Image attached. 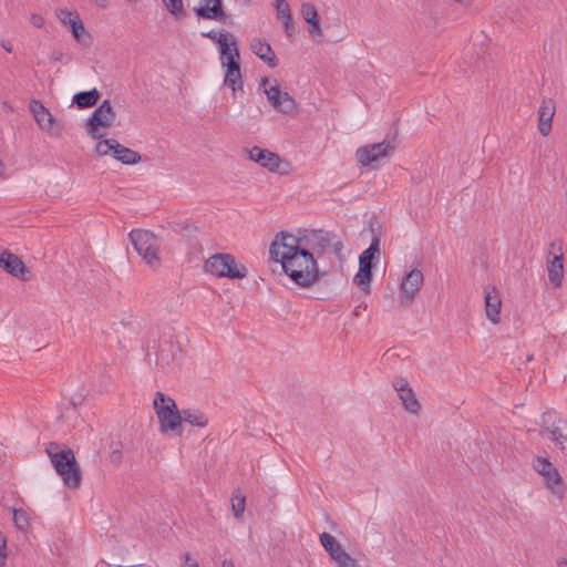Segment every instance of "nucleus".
Instances as JSON below:
<instances>
[{
    "label": "nucleus",
    "mask_w": 567,
    "mask_h": 567,
    "mask_svg": "<svg viewBox=\"0 0 567 567\" xmlns=\"http://www.w3.org/2000/svg\"><path fill=\"white\" fill-rule=\"evenodd\" d=\"M269 255L271 260L281 264L284 272L299 287L309 288L321 277L316 257L301 248L292 234H276Z\"/></svg>",
    "instance_id": "nucleus-1"
},
{
    "label": "nucleus",
    "mask_w": 567,
    "mask_h": 567,
    "mask_svg": "<svg viewBox=\"0 0 567 567\" xmlns=\"http://www.w3.org/2000/svg\"><path fill=\"white\" fill-rule=\"evenodd\" d=\"M47 453L63 483L69 488H78L81 485L82 475L73 451L70 447H61L58 443L51 442L47 446Z\"/></svg>",
    "instance_id": "nucleus-2"
},
{
    "label": "nucleus",
    "mask_w": 567,
    "mask_h": 567,
    "mask_svg": "<svg viewBox=\"0 0 567 567\" xmlns=\"http://www.w3.org/2000/svg\"><path fill=\"white\" fill-rule=\"evenodd\" d=\"M153 406L159 423V432H174L178 435L183 433L182 411L171 396L157 391L154 396Z\"/></svg>",
    "instance_id": "nucleus-3"
},
{
    "label": "nucleus",
    "mask_w": 567,
    "mask_h": 567,
    "mask_svg": "<svg viewBox=\"0 0 567 567\" xmlns=\"http://www.w3.org/2000/svg\"><path fill=\"white\" fill-rule=\"evenodd\" d=\"M204 270L218 278L244 279L248 270L230 254H215L204 264Z\"/></svg>",
    "instance_id": "nucleus-4"
},
{
    "label": "nucleus",
    "mask_w": 567,
    "mask_h": 567,
    "mask_svg": "<svg viewBox=\"0 0 567 567\" xmlns=\"http://www.w3.org/2000/svg\"><path fill=\"white\" fill-rule=\"evenodd\" d=\"M380 259V237L374 235L371 239L370 246L359 256V270L353 278L367 295L370 293V284L372 280V270Z\"/></svg>",
    "instance_id": "nucleus-5"
},
{
    "label": "nucleus",
    "mask_w": 567,
    "mask_h": 567,
    "mask_svg": "<svg viewBox=\"0 0 567 567\" xmlns=\"http://www.w3.org/2000/svg\"><path fill=\"white\" fill-rule=\"evenodd\" d=\"M128 237L134 249L143 260L153 269L158 268L161 265V258L158 256L156 236L150 230L133 229L128 234Z\"/></svg>",
    "instance_id": "nucleus-6"
},
{
    "label": "nucleus",
    "mask_w": 567,
    "mask_h": 567,
    "mask_svg": "<svg viewBox=\"0 0 567 567\" xmlns=\"http://www.w3.org/2000/svg\"><path fill=\"white\" fill-rule=\"evenodd\" d=\"M534 470L545 480L546 487L559 499L564 498L566 486L558 470L547 458L536 456L533 461Z\"/></svg>",
    "instance_id": "nucleus-7"
},
{
    "label": "nucleus",
    "mask_w": 567,
    "mask_h": 567,
    "mask_svg": "<svg viewBox=\"0 0 567 567\" xmlns=\"http://www.w3.org/2000/svg\"><path fill=\"white\" fill-rule=\"evenodd\" d=\"M334 237L323 229H306L302 235L296 236V240L307 252L320 256L331 246Z\"/></svg>",
    "instance_id": "nucleus-8"
},
{
    "label": "nucleus",
    "mask_w": 567,
    "mask_h": 567,
    "mask_svg": "<svg viewBox=\"0 0 567 567\" xmlns=\"http://www.w3.org/2000/svg\"><path fill=\"white\" fill-rule=\"evenodd\" d=\"M116 114L109 100H104L92 113L91 117L86 121V133L93 140H100L102 134L100 127H110L115 121Z\"/></svg>",
    "instance_id": "nucleus-9"
},
{
    "label": "nucleus",
    "mask_w": 567,
    "mask_h": 567,
    "mask_svg": "<svg viewBox=\"0 0 567 567\" xmlns=\"http://www.w3.org/2000/svg\"><path fill=\"white\" fill-rule=\"evenodd\" d=\"M394 148L395 146L392 143L382 141L358 148L355 156L362 166H369L379 158L389 156Z\"/></svg>",
    "instance_id": "nucleus-10"
},
{
    "label": "nucleus",
    "mask_w": 567,
    "mask_h": 567,
    "mask_svg": "<svg viewBox=\"0 0 567 567\" xmlns=\"http://www.w3.org/2000/svg\"><path fill=\"white\" fill-rule=\"evenodd\" d=\"M29 110L41 130L50 131L54 135H60L62 125L55 121L49 110L38 100H31Z\"/></svg>",
    "instance_id": "nucleus-11"
},
{
    "label": "nucleus",
    "mask_w": 567,
    "mask_h": 567,
    "mask_svg": "<svg viewBox=\"0 0 567 567\" xmlns=\"http://www.w3.org/2000/svg\"><path fill=\"white\" fill-rule=\"evenodd\" d=\"M58 17L63 24L70 27L73 37L79 43L85 47L92 44L93 38L85 31L84 24L79 14L73 16V13L68 9H61Z\"/></svg>",
    "instance_id": "nucleus-12"
},
{
    "label": "nucleus",
    "mask_w": 567,
    "mask_h": 567,
    "mask_svg": "<svg viewBox=\"0 0 567 567\" xmlns=\"http://www.w3.org/2000/svg\"><path fill=\"white\" fill-rule=\"evenodd\" d=\"M423 274L420 269L410 270L401 282L400 298L402 305H410L423 284Z\"/></svg>",
    "instance_id": "nucleus-13"
},
{
    "label": "nucleus",
    "mask_w": 567,
    "mask_h": 567,
    "mask_svg": "<svg viewBox=\"0 0 567 567\" xmlns=\"http://www.w3.org/2000/svg\"><path fill=\"white\" fill-rule=\"evenodd\" d=\"M247 153L250 161L260 164L270 172L279 171L281 159L278 154L259 146H254L250 150H247Z\"/></svg>",
    "instance_id": "nucleus-14"
},
{
    "label": "nucleus",
    "mask_w": 567,
    "mask_h": 567,
    "mask_svg": "<svg viewBox=\"0 0 567 567\" xmlns=\"http://www.w3.org/2000/svg\"><path fill=\"white\" fill-rule=\"evenodd\" d=\"M194 12L200 19L215 20L224 23L227 21L223 0H206L205 6L195 7Z\"/></svg>",
    "instance_id": "nucleus-15"
},
{
    "label": "nucleus",
    "mask_w": 567,
    "mask_h": 567,
    "mask_svg": "<svg viewBox=\"0 0 567 567\" xmlns=\"http://www.w3.org/2000/svg\"><path fill=\"white\" fill-rule=\"evenodd\" d=\"M0 267L11 276L27 280L25 274L29 272V269L25 267L20 257L8 250H3L0 254Z\"/></svg>",
    "instance_id": "nucleus-16"
},
{
    "label": "nucleus",
    "mask_w": 567,
    "mask_h": 567,
    "mask_svg": "<svg viewBox=\"0 0 567 567\" xmlns=\"http://www.w3.org/2000/svg\"><path fill=\"white\" fill-rule=\"evenodd\" d=\"M557 246L558 255H554L551 260L547 262V271L549 281L554 285V287H560L564 278V265H563V252H561V241H553L550 244V249H555Z\"/></svg>",
    "instance_id": "nucleus-17"
},
{
    "label": "nucleus",
    "mask_w": 567,
    "mask_h": 567,
    "mask_svg": "<svg viewBox=\"0 0 567 567\" xmlns=\"http://www.w3.org/2000/svg\"><path fill=\"white\" fill-rule=\"evenodd\" d=\"M226 68L224 76V85L229 86L233 91V96L236 97L238 91L243 92L244 81L240 71L239 62L224 63Z\"/></svg>",
    "instance_id": "nucleus-18"
},
{
    "label": "nucleus",
    "mask_w": 567,
    "mask_h": 567,
    "mask_svg": "<svg viewBox=\"0 0 567 567\" xmlns=\"http://www.w3.org/2000/svg\"><path fill=\"white\" fill-rule=\"evenodd\" d=\"M555 114V103L551 99L544 100L538 109V131L543 136H548L551 131V122Z\"/></svg>",
    "instance_id": "nucleus-19"
},
{
    "label": "nucleus",
    "mask_w": 567,
    "mask_h": 567,
    "mask_svg": "<svg viewBox=\"0 0 567 567\" xmlns=\"http://www.w3.org/2000/svg\"><path fill=\"white\" fill-rule=\"evenodd\" d=\"M251 51L270 68L278 65V59L271 48V45L260 39H254L250 43Z\"/></svg>",
    "instance_id": "nucleus-20"
},
{
    "label": "nucleus",
    "mask_w": 567,
    "mask_h": 567,
    "mask_svg": "<svg viewBox=\"0 0 567 567\" xmlns=\"http://www.w3.org/2000/svg\"><path fill=\"white\" fill-rule=\"evenodd\" d=\"M231 41L228 42V34L227 33H219L218 35V45H219V52L221 58H226L225 63L230 62H239L240 61V54L237 47V42L234 39L233 35Z\"/></svg>",
    "instance_id": "nucleus-21"
},
{
    "label": "nucleus",
    "mask_w": 567,
    "mask_h": 567,
    "mask_svg": "<svg viewBox=\"0 0 567 567\" xmlns=\"http://www.w3.org/2000/svg\"><path fill=\"white\" fill-rule=\"evenodd\" d=\"M502 307V300L497 293V290L495 287H493L489 290H485V310H486V317L488 320H491L493 323H498L499 318V311Z\"/></svg>",
    "instance_id": "nucleus-22"
},
{
    "label": "nucleus",
    "mask_w": 567,
    "mask_h": 567,
    "mask_svg": "<svg viewBox=\"0 0 567 567\" xmlns=\"http://www.w3.org/2000/svg\"><path fill=\"white\" fill-rule=\"evenodd\" d=\"M101 97V93L97 89L90 91L78 92L73 95L72 103L75 104L80 110L89 109L94 106Z\"/></svg>",
    "instance_id": "nucleus-23"
},
{
    "label": "nucleus",
    "mask_w": 567,
    "mask_h": 567,
    "mask_svg": "<svg viewBox=\"0 0 567 567\" xmlns=\"http://www.w3.org/2000/svg\"><path fill=\"white\" fill-rule=\"evenodd\" d=\"M319 540L332 560H336L346 551L336 537L327 532L319 535Z\"/></svg>",
    "instance_id": "nucleus-24"
},
{
    "label": "nucleus",
    "mask_w": 567,
    "mask_h": 567,
    "mask_svg": "<svg viewBox=\"0 0 567 567\" xmlns=\"http://www.w3.org/2000/svg\"><path fill=\"white\" fill-rule=\"evenodd\" d=\"M113 157L125 165H134L141 162L142 159L141 155L137 152L120 143L118 146L114 148Z\"/></svg>",
    "instance_id": "nucleus-25"
},
{
    "label": "nucleus",
    "mask_w": 567,
    "mask_h": 567,
    "mask_svg": "<svg viewBox=\"0 0 567 567\" xmlns=\"http://www.w3.org/2000/svg\"><path fill=\"white\" fill-rule=\"evenodd\" d=\"M183 422L193 426L205 427L208 424V417L199 409H184L182 410V423Z\"/></svg>",
    "instance_id": "nucleus-26"
},
{
    "label": "nucleus",
    "mask_w": 567,
    "mask_h": 567,
    "mask_svg": "<svg viewBox=\"0 0 567 567\" xmlns=\"http://www.w3.org/2000/svg\"><path fill=\"white\" fill-rule=\"evenodd\" d=\"M399 398L405 411L412 414H419L421 411V404L412 388L405 389V391L399 393Z\"/></svg>",
    "instance_id": "nucleus-27"
},
{
    "label": "nucleus",
    "mask_w": 567,
    "mask_h": 567,
    "mask_svg": "<svg viewBox=\"0 0 567 567\" xmlns=\"http://www.w3.org/2000/svg\"><path fill=\"white\" fill-rule=\"evenodd\" d=\"M118 146V142L115 138L99 140L95 146V153L99 156H105L114 153V148Z\"/></svg>",
    "instance_id": "nucleus-28"
},
{
    "label": "nucleus",
    "mask_w": 567,
    "mask_h": 567,
    "mask_svg": "<svg viewBox=\"0 0 567 567\" xmlns=\"http://www.w3.org/2000/svg\"><path fill=\"white\" fill-rule=\"evenodd\" d=\"M298 103L296 100L287 92H284L281 96V102L279 106V112L285 114H292L297 111Z\"/></svg>",
    "instance_id": "nucleus-29"
},
{
    "label": "nucleus",
    "mask_w": 567,
    "mask_h": 567,
    "mask_svg": "<svg viewBox=\"0 0 567 567\" xmlns=\"http://www.w3.org/2000/svg\"><path fill=\"white\" fill-rule=\"evenodd\" d=\"M12 519H13V524L14 526L21 530V532H25L28 530L30 524H29V517L27 515V513L23 511V509H13L12 511Z\"/></svg>",
    "instance_id": "nucleus-30"
},
{
    "label": "nucleus",
    "mask_w": 567,
    "mask_h": 567,
    "mask_svg": "<svg viewBox=\"0 0 567 567\" xmlns=\"http://www.w3.org/2000/svg\"><path fill=\"white\" fill-rule=\"evenodd\" d=\"M172 349L173 346L167 342L159 347L157 353V364H159L161 367L169 365V363L173 360Z\"/></svg>",
    "instance_id": "nucleus-31"
},
{
    "label": "nucleus",
    "mask_w": 567,
    "mask_h": 567,
    "mask_svg": "<svg viewBox=\"0 0 567 567\" xmlns=\"http://www.w3.org/2000/svg\"><path fill=\"white\" fill-rule=\"evenodd\" d=\"M246 507V498L245 496L235 495L231 499V508L234 512V516L239 518L243 516Z\"/></svg>",
    "instance_id": "nucleus-32"
},
{
    "label": "nucleus",
    "mask_w": 567,
    "mask_h": 567,
    "mask_svg": "<svg viewBox=\"0 0 567 567\" xmlns=\"http://www.w3.org/2000/svg\"><path fill=\"white\" fill-rule=\"evenodd\" d=\"M545 431L548 433V437L558 444H563L567 440L561 432L560 423L549 426Z\"/></svg>",
    "instance_id": "nucleus-33"
},
{
    "label": "nucleus",
    "mask_w": 567,
    "mask_h": 567,
    "mask_svg": "<svg viewBox=\"0 0 567 567\" xmlns=\"http://www.w3.org/2000/svg\"><path fill=\"white\" fill-rule=\"evenodd\" d=\"M334 561L337 564V567H361L358 560L350 556L347 551H344Z\"/></svg>",
    "instance_id": "nucleus-34"
},
{
    "label": "nucleus",
    "mask_w": 567,
    "mask_h": 567,
    "mask_svg": "<svg viewBox=\"0 0 567 567\" xmlns=\"http://www.w3.org/2000/svg\"><path fill=\"white\" fill-rule=\"evenodd\" d=\"M167 10L175 17H181L185 13L183 0H168L166 2Z\"/></svg>",
    "instance_id": "nucleus-35"
},
{
    "label": "nucleus",
    "mask_w": 567,
    "mask_h": 567,
    "mask_svg": "<svg viewBox=\"0 0 567 567\" xmlns=\"http://www.w3.org/2000/svg\"><path fill=\"white\" fill-rule=\"evenodd\" d=\"M560 422L561 420L557 419L556 413L554 411H546L542 414V426L545 430Z\"/></svg>",
    "instance_id": "nucleus-36"
},
{
    "label": "nucleus",
    "mask_w": 567,
    "mask_h": 567,
    "mask_svg": "<svg viewBox=\"0 0 567 567\" xmlns=\"http://www.w3.org/2000/svg\"><path fill=\"white\" fill-rule=\"evenodd\" d=\"M301 14L306 21L313 20L318 17L316 7L310 2H305L301 6Z\"/></svg>",
    "instance_id": "nucleus-37"
},
{
    "label": "nucleus",
    "mask_w": 567,
    "mask_h": 567,
    "mask_svg": "<svg viewBox=\"0 0 567 567\" xmlns=\"http://www.w3.org/2000/svg\"><path fill=\"white\" fill-rule=\"evenodd\" d=\"M309 23V34L313 38H322V30L320 27V19L319 16L315 18L313 20L307 21Z\"/></svg>",
    "instance_id": "nucleus-38"
},
{
    "label": "nucleus",
    "mask_w": 567,
    "mask_h": 567,
    "mask_svg": "<svg viewBox=\"0 0 567 567\" xmlns=\"http://www.w3.org/2000/svg\"><path fill=\"white\" fill-rule=\"evenodd\" d=\"M276 1V10L277 17L279 18H288V14H291L290 7L286 0H275Z\"/></svg>",
    "instance_id": "nucleus-39"
},
{
    "label": "nucleus",
    "mask_w": 567,
    "mask_h": 567,
    "mask_svg": "<svg viewBox=\"0 0 567 567\" xmlns=\"http://www.w3.org/2000/svg\"><path fill=\"white\" fill-rule=\"evenodd\" d=\"M392 385H393L394 390L398 392V394L405 391V389L411 388L409 385V382L406 381V379L402 378V377L394 378Z\"/></svg>",
    "instance_id": "nucleus-40"
},
{
    "label": "nucleus",
    "mask_w": 567,
    "mask_h": 567,
    "mask_svg": "<svg viewBox=\"0 0 567 567\" xmlns=\"http://www.w3.org/2000/svg\"><path fill=\"white\" fill-rule=\"evenodd\" d=\"M282 21V25L285 29V32L288 38H292L295 34V27L292 24V17L291 14H288V18H279Z\"/></svg>",
    "instance_id": "nucleus-41"
},
{
    "label": "nucleus",
    "mask_w": 567,
    "mask_h": 567,
    "mask_svg": "<svg viewBox=\"0 0 567 567\" xmlns=\"http://www.w3.org/2000/svg\"><path fill=\"white\" fill-rule=\"evenodd\" d=\"M30 22L35 28H42L44 25V19L42 16L38 13H32L30 17Z\"/></svg>",
    "instance_id": "nucleus-42"
},
{
    "label": "nucleus",
    "mask_w": 567,
    "mask_h": 567,
    "mask_svg": "<svg viewBox=\"0 0 567 567\" xmlns=\"http://www.w3.org/2000/svg\"><path fill=\"white\" fill-rule=\"evenodd\" d=\"M265 93L267 96L272 95V96H277V97H281L284 94V92L280 91L278 85H274L270 89L265 90Z\"/></svg>",
    "instance_id": "nucleus-43"
},
{
    "label": "nucleus",
    "mask_w": 567,
    "mask_h": 567,
    "mask_svg": "<svg viewBox=\"0 0 567 567\" xmlns=\"http://www.w3.org/2000/svg\"><path fill=\"white\" fill-rule=\"evenodd\" d=\"M269 103L271 104V106H274L276 110L279 111V106H280V102H281V97H277V96H267Z\"/></svg>",
    "instance_id": "nucleus-44"
},
{
    "label": "nucleus",
    "mask_w": 567,
    "mask_h": 567,
    "mask_svg": "<svg viewBox=\"0 0 567 567\" xmlns=\"http://www.w3.org/2000/svg\"><path fill=\"white\" fill-rule=\"evenodd\" d=\"M331 246L333 247V252L339 256L343 249V244L341 240L332 241Z\"/></svg>",
    "instance_id": "nucleus-45"
},
{
    "label": "nucleus",
    "mask_w": 567,
    "mask_h": 567,
    "mask_svg": "<svg viewBox=\"0 0 567 567\" xmlns=\"http://www.w3.org/2000/svg\"><path fill=\"white\" fill-rule=\"evenodd\" d=\"M202 35L204 38H207V39H210L213 41H215L216 43H218V35L214 30H210L208 32H203Z\"/></svg>",
    "instance_id": "nucleus-46"
},
{
    "label": "nucleus",
    "mask_w": 567,
    "mask_h": 567,
    "mask_svg": "<svg viewBox=\"0 0 567 567\" xmlns=\"http://www.w3.org/2000/svg\"><path fill=\"white\" fill-rule=\"evenodd\" d=\"M183 558L185 560V565L183 567H198L197 563H189V560H190L189 553H184Z\"/></svg>",
    "instance_id": "nucleus-47"
},
{
    "label": "nucleus",
    "mask_w": 567,
    "mask_h": 567,
    "mask_svg": "<svg viewBox=\"0 0 567 567\" xmlns=\"http://www.w3.org/2000/svg\"><path fill=\"white\" fill-rule=\"evenodd\" d=\"M111 457L113 462H118L122 457V454L120 451H113Z\"/></svg>",
    "instance_id": "nucleus-48"
},
{
    "label": "nucleus",
    "mask_w": 567,
    "mask_h": 567,
    "mask_svg": "<svg viewBox=\"0 0 567 567\" xmlns=\"http://www.w3.org/2000/svg\"><path fill=\"white\" fill-rule=\"evenodd\" d=\"M63 58V53L61 51H54L52 53V59L55 61H61Z\"/></svg>",
    "instance_id": "nucleus-49"
},
{
    "label": "nucleus",
    "mask_w": 567,
    "mask_h": 567,
    "mask_svg": "<svg viewBox=\"0 0 567 567\" xmlns=\"http://www.w3.org/2000/svg\"><path fill=\"white\" fill-rule=\"evenodd\" d=\"M1 47H2L7 52H9V53H11V52H12V45H11L9 42H7V41H2V42H1Z\"/></svg>",
    "instance_id": "nucleus-50"
},
{
    "label": "nucleus",
    "mask_w": 567,
    "mask_h": 567,
    "mask_svg": "<svg viewBox=\"0 0 567 567\" xmlns=\"http://www.w3.org/2000/svg\"><path fill=\"white\" fill-rule=\"evenodd\" d=\"M223 567H235V565L231 560L225 559L223 561Z\"/></svg>",
    "instance_id": "nucleus-51"
},
{
    "label": "nucleus",
    "mask_w": 567,
    "mask_h": 567,
    "mask_svg": "<svg viewBox=\"0 0 567 567\" xmlns=\"http://www.w3.org/2000/svg\"><path fill=\"white\" fill-rule=\"evenodd\" d=\"M361 308H362V305H359L354 308V311H353V315L354 316H360L361 315Z\"/></svg>",
    "instance_id": "nucleus-52"
},
{
    "label": "nucleus",
    "mask_w": 567,
    "mask_h": 567,
    "mask_svg": "<svg viewBox=\"0 0 567 567\" xmlns=\"http://www.w3.org/2000/svg\"><path fill=\"white\" fill-rule=\"evenodd\" d=\"M6 547V538L2 536V534L0 533V549L4 548Z\"/></svg>",
    "instance_id": "nucleus-53"
},
{
    "label": "nucleus",
    "mask_w": 567,
    "mask_h": 567,
    "mask_svg": "<svg viewBox=\"0 0 567 567\" xmlns=\"http://www.w3.org/2000/svg\"><path fill=\"white\" fill-rule=\"evenodd\" d=\"M4 561H6V554L4 553H0V567L4 566Z\"/></svg>",
    "instance_id": "nucleus-54"
},
{
    "label": "nucleus",
    "mask_w": 567,
    "mask_h": 567,
    "mask_svg": "<svg viewBox=\"0 0 567 567\" xmlns=\"http://www.w3.org/2000/svg\"><path fill=\"white\" fill-rule=\"evenodd\" d=\"M557 565L558 567H567V559L558 560Z\"/></svg>",
    "instance_id": "nucleus-55"
},
{
    "label": "nucleus",
    "mask_w": 567,
    "mask_h": 567,
    "mask_svg": "<svg viewBox=\"0 0 567 567\" xmlns=\"http://www.w3.org/2000/svg\"><path fill=\"white\" fill-rule=\"evenodd\" d=\"M100 7L105 8L107 4V0H95Z\"/></svg>",
    "instance_id": "nucleus-56"
},
{
    "label": "nucleus",
    "mask_w": 567,
    "mask_h": 567,
    "mask_svg": "<svg viewBox=\"0 0 567 567\" xmlns=\"http://www.w3.org/2000/svg\"><path fill=\"white\" fill-rule=\"evenodd\" d=\"M268 83V78H262L260 85L265 86Z\"/></svg>",
    "instance_id": "nucleus-57"
},
{
    "label": "nucleus",
    "mask_w": 567,
    "mask_h": 567,
    "mask_svg": "<svg viewBox=\"0 0 567 567\" xmlns=\"http://www.w3.org/2000/svg\"><path fill=\"white\" fill-rule=\"evenodd\" d=\"M76 403H78V400L72 401V405H74V406H75V405H76Z\"/></svg>",
    "instance_id": "nucleus-58"
},
{
    "label": "nucleus",
    "mask_w": 567,
    "mask_h": 567,
    "mask_svg": "<svg viewBox=\"0 0 567 567\" xmlns=\"http://www.w3.org/2000/svg\"><path fill=\"white\" fill-rule=\"evenodd\" d=\"M76 403H78V400L72 401V405H74V406H75V405H76Z\"/></svg>",
    "instance_id": "nucleus-59"
},
{
    "label": "nucleus",
    "mask_w": 567,
    "mask_h": 567,
    "mask_svg": "<svg viewBox=\"0 0 567 567\" xmlns=\"http://www.w3.org/2000/svg\"><path fill=\"white\" fill-rule=\"evenodd\" d=\"M128 2H135L136 0H127Z\"/></svg>",
    "instance_id": "nucleus-60"
}]
</instances>
